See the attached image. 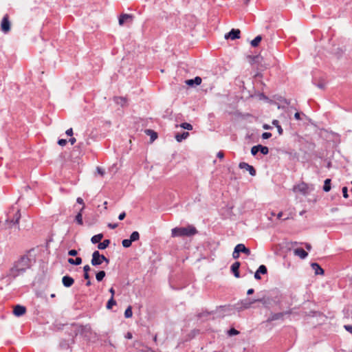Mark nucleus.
Returning <instances> with one entry per match:
<instances>
[{"instance_id":"obj_11","label":"nucleus","mask_w":352,"mask_h":352,"mask_svg":"<svg viewBox=\"0 0 352 352\" xmlns=\"http://www.w3.org/2000/svg\"><path fill=\"white\" fill-rule=\"evenodd\" d=\"M267 270L266 266L264 265H261L258 267V270L254 273V278L256 280H260L261 278L260 274H267Z\"/></svg>"},{"instance_id":"obj_2","label":"nucleus","mask_w":352,"mask_h":352,"mask_svg":"<svg viewBox=\"0 0 352 352\" xmlns=\"http://www.w3.org/2000/svg\"><path fill=\"white\" fill-rule=\"evenodd\" d=\"M197 233V229L191 225H189L187 227L175 228L171 230V235L173 237L191 236Z\"/></svg>"},{"instance_id":"obj_41","label":"nucleus","mask_w":352,"mask_h":352,"mask_svg":"<svg viewBox=\"0 0 352 352\" xmlns=\"http://www.w3.org/2000/svg\"><path fill=\"white\" fill-rule=\"evenodd\" d=\"M232 257L234 259H236L239 257V252L238 250V248H236V247L234 248V252H232Z\"/></svg>"},{"instance_id":"obj_32","label":"nucleus","mask_w":352,"mask_h":352,"mask_svg":"<svg viewBox=\"0 0 352 352\" xmlns=\"http://www.w3.org/2000/svg\"><path fill=\"white\" fill-rule=\"evenodd\" d=\"M105 275H106V273L104 271H103V270L100 271L98 273H96V278L98 282L102 281L103 280V278H104Z\"/></svg>"},{"instance_id":"obj_36","label":"nucleus","mask_w":352,"mask_h":352,"mask_svg":"<svg viewBox=\"0 0 352 352\" xmlns=\"http://www.w3.org/2000/svg\"><path fill=\"white\" fill-rule=\"evenodd\" d=\"M132 315H133V312H132V307L131 306H129L125 311H124V317L126 318H131L132 317Z\"/></svg>"},{"instance_id":"obj_64","label":"nucleus","mask_w":352,"mask_h":352,"mask_svg":"<svg viewBox=\"0 0 352 352\" xmlns=\"http://www.w3.org/2000/svg\"><path fill=\"white\" fill-rule=\"evenodd\" d=\"M250 1V0H245V4H248V2H249Z\"/></svg>"},{"instance_id":"obj_53","label":"nucleus","mask_w":352,"mask_h":352,"mask_svg":"<svg viewBox=\"0 0 352 352\" xmlns=\"http://www.w3.org/2000/svg\"><path fill=\"white\" fill-rule=\"evenodd\" d=\"M294 118L296 120H300L301 118H300V113L299 112H296L295 114H294Z\"/></svg>"},{"instance_id":"obj_62","label":"nucleus","mask_w":352,"mask_h":352,"mask_svg":"<svg viewBox=\"0 0 352 352\" xmlns=\"http://www.w3.org/2000/svg\"><path fill=\"white\" fill-rule=\"evenodd\" d=\"M282 216H283V212H280L277 214V218H278V219H280Z\"/></svg>"},{"instance_id":"obj_22","label":"nucleus","mask_w":352,"mask_h":352,"mask_svg":"<svg viewBox=\"0 0 352 352\" xmlns=\"http://www.w3.org/2000/svg\"><path fill=\"white\" fill-rule=\"evenodd\" d=\"M257 302H262L263 305L267 308L270 307V306L272 305V300L269 298H263L257 299Z\"/></svg>"},{"instance_id":"obj_55","label":"nucleus","mask_w":352,"mask_h":352,"mask_svg":"<svg viewBox=\"0 0 352 352\" xmlns=\"http://www.w3.org/2000/svg\"><path fill=\"white\" fill-rule=\"evenodd\" d=\"M109 292L111 293V297H113L114 298V295H115V290L113 287L110 288L109 289Z\"/></svg>"},{"instance_id":"obj_4","label":"nucleus","mask_w":352,"mask_h":352,"mask_svg":"<svg viewBox=\"0 0 352 352\" xmlns=\"http://www.w3.org/2000/svg\"><path fill=\"white\" fill-rule=\"evenodd\" d=\"M103 261H105L107 263H109V258L105 257L104 255L100 254L98 250L94 251L92 254V258L91 261V265L94 266L100 265Z\"/></svg>"},{"instance_id":"obj_9","label":"nucleus","mask_w":352,"mask_h":352,"mask_svg":"<svg viewBox=\"0 0 352 352\" xmlns=\"http://www.w3.org/2000/svg\"><path fill=\"white\" fill-rule=\"evenodd\" d=\"M133 15L129 14H122L119 17V25H123L126 22H132Z\"/></svg>"},{"instance_id":"obj_16","label":"nucleus","mask_w":352,"mask_h":352,"mask_svg":"<svg viewBox=\"0 0 352 352\" xmlns=\"http://www.w3.org/2000/svg\"><path fill=\"white\" fill-rule=\"evenodd\" d=\"M236 248H238V250L240 253H244L245 254L249 256L251 254V251L249 248H246L244 244L239 243L236 245Z\"/></svg>"},{"instance_id":"obj_34","label":"nucleus","mask_w":352,"mask_h":352,"mask_svg":"<svg viewBox=\"0 0 352 352\" xmlns=\"http://www.w3.org/2000/svg\"><path fill=\"white\" fill-rule=\"evenodd\" d=\"M258 152L260 151L263 155H267L269 153V148L261 144L258 145Z\"/></svg>"},{"instance_id":"obj_61","label":"nucleus","mask_w":352,"mask_h":352,"mask_svg":"<svg viewBox=\"0 0 352 352\" xmlns=\"http://www.w3.org/2000/svg\"><path fill=\"white\" fill-rule=\"evenodd\" d=\"M128 339H131L132 338V334L131 333H128L126 336Z\"/></svg>"},{"instance_id":"obj_37","label":"nucleus","mask_w":352,"mask_h":352,"mask_svg":"<svg viewBox=\"0 0 352 352\" xmlns=\"http://www.w3.org/2000/svg\"><path fill=\"white\" fill-rule=\"evenodd\" d=\"M179 126L182 127V129H186V130H189V131L192 129V126L190 124L187 123V122L182 123L179 125Z\"/></svg>"},{"instance_id":"obj_23","label":"nucleus","mask_w":352,"mask_h":352,"mask_svg":"<svg viewBox=\"0 0 352 352\" xmlns=\"http://www.w3.org/2000/svg\"><path fill=\"white\" fill-rule=\"evenodd\" d=\"M67 261L71 265H79L82 263V258L80 257H76L75 259L69 258Z\"/></svg>"},{"instance_id":"obj_42","label":"nucleus","mask_w":352,"mask_h":352,"mask_svg":"<svg viewBox=\"0 0 352 352\" xmlns=\"http://www.w3.org/2000/svg\"><path fill=\"white\" fill-rule=\"evenodd\" d=\"M342 191L343 197L344 198H348L349 195H348V188H347V187H346V186L343 187L342 189Z\"/></svg>"},{"instance_id":"obj_39","label":"nucleus","mask_w":352,"mask_h":352,"mask_svg":"<svg viewBox=\"0 0 352 352\" xmlns=\"http://www.w3.org/2000/svg\"><path fill=\"white\" fill-rule=\"evenodd\" d=\"M228 333L229 336H232L239 334V332L236 329L232 328L228 331Z\"/></svg>"},{"instance_id":"obj_14","label":"nucleus","mask_w":352,"mask_h":352,"mask_svg":"<svg viewBox=\"0 0 352 352\" xmlns=\"http://www.w3.org/2000/svg\"><path fill=\"white\" fill-rule=\"evenodd\" d=\"M239 267H240V263L238 261L234 262L231 265V271L234 274V275L236 278L240 277V274H239Z\"/></svg>"},{"instance_id":"obj_63","label":"nucleus","mask_w":352,"mask_h":352,"mask_svg":"<svg viewBox=\"0 0 352 352\" xmlns=\"http://www.w3.org/2000/svg\"><path fill=\"white\" fill-rule=\"evenodd\" d=\"M91 285V283L90 280H87L86 285L90 286Z\"/></svg>"},{"instance_id":"obj_13","label":"nucleus","mask_w":352,"mask_h":352,"mask_svg":"<svg viewBox=\"0 0 352 352\" xmlns=\"http://www.w3.org/2000/svg\"><path fill=\"white\" fill-rule=\"evenodd\" d=\"M62 283L65 287H70L74 284V280L72 277L66 275L63 277Z\"/></svg>"},{"instance_id":"obj_48","label":"nucleus","mask_w":352,"mask_h":352,"mask_svg":"<svg viewBox=\"0 0 352 352\" xmlns=\"http://www.w3.org/2000/svg\"><path fill=\"white\" fill-rule=\"evenodd\" d=\"M76 202L79 204L82 205V207H85L83 199L81 197H78L76 199Z\"/></svg>"},{"instance_id":"obj_60","label":"nucleus","mask_w":352,"mask_h":352,"mask_svg":"<svg viewBox=\"0 0 352 352\" xmlns=\"http://www.w3.org/2000/svg\"><path fill=\"white\" fill-rule=\"evenodd\" d=\"M305 247L308 250H310L311 248V246L309 243H306Z\"/></svg>"},{"instance_id":"obj_3","label":"nucleus","mask_w":352,"mask_h":352,"mask_svg":"<svg viewBox=\"0 0 352 352\" xmlns=\"http://www.w3.org/2000/svg\"><path fill=\"white\" fill-rule=\"evenodd\" d=\"M20 218V210L17 208H14V207L12 208L7 214V218L6 219L5 224L6 228H11L14 226L18 224Z\"/></svg>"},{"instance_id":"obj_17","label":"nucleus","mask_w":352,"mask_h":352,"mask_svg":"<svg viewBox=\"0 0 352 352\" xmlns=\"http://www.w3.org/2000/svg\"><path fill=\"white\" fill-rule=\"evenodd\" d=\"M294 253L296 256H299L300 258L304 259L305 258L308 254L307 252L303 250L302 248H296L294 250Z\"/></svg>"},{"instance_id":"obj_20","label":"nucleus","mask_w":352,"mask_h":352,"mask_svg":"<svg viewBox=\"0 0 352 352\" xmlns=\"http://www.w3.org/2000/svg\"><path fill=\"white\" fill-rule=\"evenodd\" d=\"M188 136V132H183L182 133L176 134L175 139L178 142H181L183 140L186 139Z\"/></svg>"},{"instance_id":"obj_1","label":"nucleus","mask_w":352,"mask_h":352,"mask_svg":"<svg viewBox=\"0 0 352 352\" xmlns=\"http://www.w3.org/2000/svg\"><path fill=\"white\" fill-rule=\"evenodd\" d=\"M34 263L35 259L28 253L19 257L6 274V277L9 279L8 285L10 284L12 280L23 274L28 270L30 269Z\"/></svg>"},{"instance_id":"obj_15","label":"nucleus","mask_w":352,"mask_h":352,"mask_svg":"<svg viewBox=\"0 0 352 352\" xmlns=\"http://www.w3.org/2000/svg\"><path fill=\"white\" fill-rule=\"evenodd\" d=\"M312 270L314 271L315 274L316 275H322L324 274V270L317 263H312L311 264Z\"/></svg>"},{"instance_id":"obj_26","label":"nucleus","mask_w":352,"mask_h":352,"mask_svg":"<svg viewBox=\"0 0 352 352\" xmlns=\"http://www.w3.org/2000/svg\"><path fill=\"white\" fill-rule=\"evenodd\" d=\"M83 210H84V206L80 209V212L76 214V218H75L76 223L79 225L83 224L82 215V212Z\"/></svg>"},{"instance_id":"obj_45","label":"nucleus","mask_w":352,"mask_h":352,"mask_svg":"<svg viewBox=\"0 0 352 352\" xmlns=\"http://www.w3.org/2000/svg\"><path fill=\"white\" fill-rule=\"evenodd\" d=\"M78 254V252L76 250H70L69 252H68V254L69 256H76Z\"/></svg>"},{"instance_id":"obj_18","label":"nucleus","mask_w":352,"mask_h":352,"mask_svg":"<svg viewBox=\"0 0 352 352\" xmlns=\"http://www.w3.org/2000/svg\"><path fill=\"white\" fill-rule=\"evenodd\" d=\"M201 78L199 76H197L194 79L187 80L186 83L189 86H193L194 85H199L201 83Z\"/></svg>"},{"instance_id":"obj_5","label":"nucleus","mask_w":352,"mask_h":352,"mask_svg":"<svg viewBox=\"0 0 352 352\" xmlns=\"http://www.w3.org/2000/svg\"><path fill=\"white\" fill-rule=\"evenodd\" d=\"M257 302V299H251V298H245L241 300L239 302L237 303V305H240L238 307L239 309H249L252 304Z\"/></svg>"},{"instance_id":"obj_59","label":"nucleus","mask_w":352,"mask_h":352,"mask_svg":"<svg viewBox=\"0 0 352 352\" xmlns=\"http://www.w3.org/2000/svg\"><path fill=\"white\" fill-rule=\"evenodd\" d=\"M84 278L85 280H89L90 276H89V273H84Z\"/></svg>"},{"instance_id":"obj_58","label":"nucleus","mask_w":352,"mask_h":352,"mask_svg":"<svg viewBox=\"0 0 352 352\" xmlns=\"http://www.w3.org/2000/svg\"><path fill=\"white\" fill-rule=\"evenodd\" d=\"M254 292V290L253 289H249L247 292L248 295H251Z\"/></svg>"},{"instance_id":"obj_49","label":"nucleus","mask_w":352,"mask_h":352,"mask_svg":"<svg viewBox=\"0 0 352 352\" xmlns=\"http://www.w3.org/2000/svg\"><path fill=\"white\" fill-rule=\"evenodd\" d=\"M126 217V213L124 212H121L119 216H118V219L119 220H123Z\"/></svg>"},{"instance_id":"obj_12","label":"nucleus","mask_w":352,"mask_h":352,"mask_svg":"<svg viewBox=\"0 0 352 352\" xmlns=\"http://www.w3.org/2000/svg\"><path fill=\"white\" fill-rule=\"evenodd\" d=\"M26 311V308L24 306L17 305L14 307L13 313L16 316H21Z\"/></svg>"},{"instance_id":"obj_52","label":"nucleus","mask_w":352,"mask_h":352,"mask_svg":"<svg viewBox=\"0 0 352 352\" xmlns=\"http://www.w3.org/2000/svg\"><path fill=\"white\" fill-rule=\"evenodd\" d=\"M217 157H219V159H223V157H224V153L222 152V151H219L217 153Z\"/></svg>"},{"instance_id":"obj_10","label":"nucleus","mask_w":352,"mask_h":352,"mask_svg":"<svg viewBox=\"0 0 352 352\" xmlns=\"http://www.w3.org/2000/svg\"><path fill=\"white\" fill-rule=\"evenodd\" d=\"M240 30L239 29H232L231 31L225 35L226 38H231L234 40L240 38Z\"/></svg>"},{"instance_id":"obj_40","label":"nucleus","mask_w":352,"mask_h":352,"mask_svg":"<svg viewBox=\"0 0 352 352\" xmlns=\"http://www.w3.org/2000/svg\"><path fill=\"white\" fill-rule=\"evenodd\" d=\"M258 152V145L254 146L252 147V148H251V153H252V155H256Z\"/></svg>"},{"instance_id":"obj_56","label":"nucleus","mask_w":352,"mask_h":352,"mask_svg":"<svg viewBox=\"0 0 352 352\" xmlns=\"http://www.w3.org/2000/svg\"><path fill=\"white\" fill-rule=\"evenodd\" d=\"M69 142L71 143L72 145H73L76 142V140L75 138H72L69 139Z\"/></svg>"},{"instance_id":"obj_27","label":"nucleus","mask_w":352,"mask_h":352,"mask_svg":"<svg viewBox=\"0 0 352 352\" xmlns=\"http://www.w3.org/2000/svg\"><path fill=\"white\" fill-rule=\"evenodd\" d=\"M102 238H103L102 234H98L91 237V241L92 242V243L96 244V243H99Z\"/></svg>"},{"instance_id":"obj_28","label":"nucleus","mask_w":352,"mask_h":352,"mask_svg":"<svg viewBox=\"0 0 352 352\" xmlns=\"http://www.w3.org/2000/svg\"><path fill=\"white\" fill-rule=\"evenodd\" d=\"M262 40V36L261 35H258L256 36L252 41H251V45L254 47H256L258 45L259 43Z\"/></svg>"},{"instance_id":"obj_44","label":"nucleus","mask_w":352,"mask_h":352,"mask_svg":"<svg viewBox=\"0 0 352 352\" xmlns=\"http://www.w3.org/2000/svg\"><path fill=\"white\" fill-rule=\"evenodd\" d=\"M67 141L65 139H60L58 141V144L61 146H65L66 144H67Z\"/></svg>"},{"instance_id":"obj_6","label":"nucleus","mask_w":352,"mask_h":352,"mask_svg":"<svg viewBox=\"0 0 352 352\" xmlns=\"http://www.w3.org/2000/svg\"><path fill=\"white\" fill-rule=\"evenodd\" d=\"M10 22L9 21V17H8V14H6L3 19H2V21H1V31L6 34L8 32H10Z\"/></svg>"},{"instance_id":"obj_47","label":"nucleus","mask_w":352,"mask_h":352,"mask_svg":"<svg viewBox=\"0 0 352 352\" xmlns=\"http://www.w3.org/2000/svg\"><path fill=\"white\" fill-rule=\"evenodd\" d=\"M344 328L352 334V325H344Z\"/></svg>"},{"instance_id":"obj_57","label":"nucleus","mask_w":352,"mask_h":352,"mask_svg":"<svg viewBox=\"0 0 352 352\" xmlns=\"http://www.w3.org/2000/svg\"><path fill=\"white\" fill-rule=\"evenodd\" d=\"M97 170H98V173L100 174L101 175H103L104 173V170L99 167L97 168Z\"/></svg>"},{"instance_id":"obj_54","label":"nucleus","mask_w":352,"mask_h":352,"mask_svg":"<svg viewBox=\"0 0 352 352\" xmlns=\"http://www.w3.org/2000/svg\"><path fill=\"white\" fill-rule=\"evenodd\" d=\"M219 310H223V311H226V310H228V307L227 306H220L219 308H218Z\"/></svg>"},{"instance_id":"obj_25","label":"nucleus","mask_w":352,"mask_h":352,"mask_svg":"<svg viewBox=\"0 0 352 352\" xmlns=\"http://www.w3.org/2000/svg\"><path fill=\"white\" fill-rule=\"evenodd\" d=\"M109 244H110V240L104 239L102 242L99 243V244L98 245V248L99 250H104L109 246Z\"/></svg>"},{"instance_id":"obj_50","label":"nucleus","mask_w":352,"mask_h":352,"mask_svg":"<svg viewBox=\"0 0 352 352\" xmlns=\"http://www.w3.org/2000/svg\"><path fill=\"white\" fill-rule=\"evenodd\" d=\"M65 133L68 135V136H72L73 135V129L72 128L67 129L65 132Z\"/></svg>"},{"instance_id":"obj_24","label":"nucleus","mask_w":352,"mask_h":352,"mask_svg":"<svg viewBox=\"0 0 352 352\" xmlns=\"http://www.w3.org/2000/svg\"><path fill=\"white\" fill-rule=\"evenodd\" d=\"M145 133L148 135L151 136V142H153L155 139L157 138V134L156 132L151 129H146L145 130Z\"/></svg>"},{"instance_id":"obj_35","label":"nucleus","mask_w":352,"mask_h":352,"mask_svg":"<svg viewBox=\"0 0 352 352\" xmlns=\"http://www.w3.org/2000/svg\"><path fill=\"white\" fill-rule=\"evenodd\" d=\"M116 305V301L114 300V298L111 297L107 303V309H111L113 306Z\"/></svg>"},{"instance_id":"obj_30","label":"nucleus","mask_w":352,"mask_h":352,"mask_svg":"<svg viewBox=\"0 0 352 352\" xmlns=\"http://www.w3.org/2000/svg\"><path fill=\"white\" fill-rule=\"evenodd\" d=\"M272 124L275 126L277 128V131L278 132L279 135H282L283 133V130L281 127V126L279 124V122L277 120H274L272 121Z\"/></svg>"},{"instance_id":"obj_43","label":"nucleus","mask_w":352,"mask_h":352,"mask_svg":"<svg viewBox=\"0 0 352 352\" xmlns=\"http://www.w3.org/2000/svg\"><path fill=\"white\" fill-rule=\"evenodd\" d=\"M271 136H272V133H270L269 132H265L262 134V138H263V139H265V140L270 138Z\"/></svg>"},{"instance_id":"obj_38","label":"nucleus","mask_w":352,"mask_h":352,"mask_svg":"<svg viewBox=\"0 0 352 352\" xmlns=\"http://www.w3.org/2000/svg\"><path fill=\"white\" fill-rule=\"evenodd\" d=\"M132 242L129 239H124L122 241V244L124 248H129L131 245Z\"/></svg>"},{"instance_id":"obj_46","label":"nucleus","mask_w":352,"mask_h":352,"mask_svg":"<svg viewBox=\"0 0 352 352\" xmlns=\"http://www.w3.org/2000/svg\"><path fill=\"white\" fill-rule=\"evenodd\" d=\"M90 270H91V267L89 265H86L83 267L84 273H89V272Z\"/></svg>"},{"instance_id":"obj_33","label":"nucleus","mask_w":352,"mask_h":352,"mask_svg":"<svg viewBox=\"0 0 352 352\" xmlns=\"http://www.w3.org/2000/svg\"><path fill=\"white\" fill-rule=\"evenodd\" d=\"M114 100L116 101V103L122 106H124L126 103V99L123 97H116L115 98Z\"/></svg>"},{"instance_id":"obj_7","label":"nucleus","mask_w":352,"mask_h":352,"mask_svg":"<svg viewBox=\"0 0 352 352\" xmlns=\"http://www.w3.org/2000/svg\"><path fill=\"white\" fill-rule=\"evenodd\" d=\"M293 190L294 192H299L303 195H305L308 191V186L307 184L302 182L298 185L294 186Z\"/></svg>"},{"instance_id":"obj_31","label":"nucleus","mask_w":352,"mask_h":352,"mask_svg":"<svg viewBox=\"0 0 352 352\" xmlns=\"http://www.w3.org/2000/svg\"><path fill=\"white\" fill-rule=\"evenodd\" d=\"M139 239H140L139 232L137 231H134L131 233L129 239L131 240V242H134V241L139 240Z\"/></svg>"},{"instance_id":"obj_29","label":"nucleus","mask_w":352,"mask_h":352,"mask_svg":"<svg viewBox=\"0 0 352 352\" xmlns=\"http://www.w3.org/2000/svg\"><path fill=\"white\" fill-rule=\"evenodd\" d=\"M331 190V179H326L324 180V186H323V190L324 192H329Z\"/></svg>"},{"instance_id":"obj_21","label":"nucleus","mask_w":352,"mask_h":352,"mask_svg":"<svg viewBox=\"0 0 352 352\" xmlns=\"http://www.w3.org/2000/svg\"><path fill=\"white\" fill-rule=\"evenodd\" d=\"M284 313L273 314L267 320V321H274L276 320H282L283 318Z\"/></svg>"},{"instance_id":"obj_19","label":"nucleus","mask_w":352,"mask_h":352,"mask_svg":"<svg viewBox=\"0 0 352 352\" xmlns=\"http://www.w3.org/2000/svg\"><path fill=\"white\" fill-rule=\"evenodd\" d=\"M91 327L88 324L85 326H81L80 327V333L83 335L84 336L87 337L88 336V333L91 332Z\"/></svg>"},{"instance_id":"obj_8","label":"nucleus","mask_w":352,"mask_h":352,"mask_svg":"<svg viewBox=\"0 0 352 352\" xmlns=\"http://www.w3.org/2000/svg\"><path fill=\"white\" fill-rule=\"evenodd\" d=\"M239 167L241 169H245L246 170H248L249 172L250 175L252 176L256 175L255 168L252 166L248 164L246 162H240L239 164Z\"/></svg>"},{"instance_id":"obj_51","label":"nucleus","mask_w":352,"mask_h":352,"mask_svg":"<svg viewBox=\"0 0 352 352\" xmlns=\"http://www.w3.org/2000/svg\"><path fill=\"white\" fill-rule=\"evenodd\" d=\"M108 227L110 228L111 229H115L118 227V224L117 223H109Z\"/></svg>"}]
</instances>
